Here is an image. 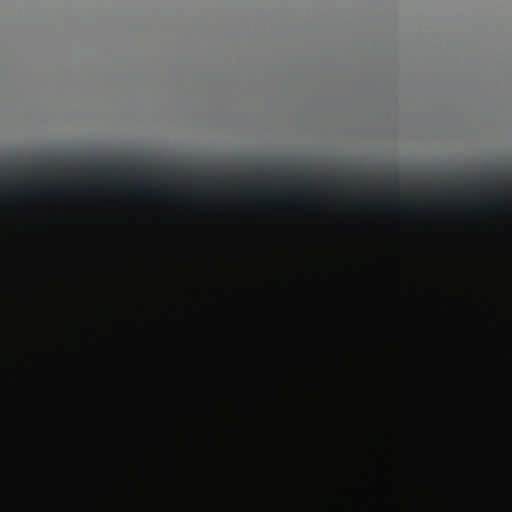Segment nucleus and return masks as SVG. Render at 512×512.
<instances>
[{
    "instance_id": "obj_2",
    "label": "nucleus",
    "mask_w": 512,
    "mask_h": 512,
    "mask_svg": "<svg viewBox=\"0 0 512 512\" xmlns=\"http://www.w3.org/2000/svg\"><path fill=\"white\" fill-rule=\"evenodd\" d=\"M278 434L282 436V438L286 435V427L284 426L283 422L278 423L277 425Z\"/></svg>"
},
{
    "instance_id": "obj_3",
    "label": "nucleus",
    "mask_w": 512,
    "mask_h": 512,
    "mask_svg": "<svg viewBox=\"0 0 512 512\" xmlns=\"http://www.w3.org/2000/svg\"><path fill=\"white\" fill-rule=\"evenodd\" d=\"M288 381V374L286 373V369H282L280 372V383H286Z\"/></svg>"
},
{
    "instance_id": "obj_1",
    "label": "nucleus",
    "mask_w": 512,
    "mask_h": 512,
    "mask_svg": "<svg viewBox=\"0 0 512 512\" xmlns=\"http://www.w3.org/2000/svg\"><path fill=\"white\" fill-rule=\"evenodd\" d=\"M255 210H256L255 164L250 163V167H249V253H250L249 312H255Z\"/></svg>"
},
{
    "instance_id": "obj_4",
    "label": "nucleus",
    "mask_w": 512,
    "mask_h": 512,
    "mask_svg": "<svg viewBox=\"0 0 512 512\" xmlns=\"http://www.w3.org/2000/svg\"><path fill=\"white\" fill-rule=\"evenodd\" d=\"M277 396H278V400H280V402H283V392H281L280 387L277 388Z\"/></svg>"
}]
</instances>
